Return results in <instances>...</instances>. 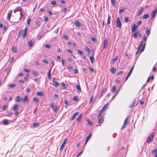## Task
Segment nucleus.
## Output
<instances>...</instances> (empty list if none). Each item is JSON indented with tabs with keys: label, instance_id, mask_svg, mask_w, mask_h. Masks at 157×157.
Listing matches in <instances>:
<instances>
[{
	"label": "nucleus",
	"instance_id": "obj_47",
	"mask_svg": "<svg viewBox=\"0 0 157 157\" xmlns=\"http://www.w3.org/2000/svg\"><path fill=\"white\" fill-rule=\"evenodd\" d=\"M44 47L49 49L51 48V46L48 44H46L44 46Z\"/></svg>",
	"mask_w": 157,
	"mask_h": 157
},
{
	"label": "nucleus",
	"instance_id": "obj_25",
	"mask_svg": "<svg viewBox=\"0 0 157 157\" xmlns=\"http://www.w3.org/2000/svg\"><path fill=\"white\" fill-rule=\"evenodd\" d=\"M74 24L76 26L79 27L80 26V23L78 20H77L75 22Z\"/></svg>",
	"mask_w": 157,
	"mask_h": 157
},
{
	"label": "nucleus",
	"instance_id": "obj_64",
	"mask_svg": "<svg viewBox=\"0 0 157 157\" xmlns=\"http://www.w3.org/2000/svg\"><path fill=\"white\" fill-rule=\"evenodd\" d=\"M73 100L74 101H76L77 100V98L76 96H74L73 97Z\"/></svg>",
	"mask_w": 157,
	"mask_h": 157
},
{
	"label": "nucleus",
	"instance_id": "obj_51",
	"mask_svg": "<svg viewBox=\"0 0 157 157\" xmlns=\"http://www.w3.org/2000/svg\"><path fill=\"white\" fill-rule=\"evenodd\" d=\"M107 90L106 88H105L103 90L102 92L104 94H105V93L106 92V91H107Z\"/></svg>",
	"mask_w": 157,
	"mask_h": 157
},
{
	"label": "nucleus",
	"instance_id": "obj_31",
	"mask_svg": "<svg viewBox=\"0 0 157 157\" xmlns=\"http://www.w3.org/2000/svg\"><path fill=\"white\" fill-rule=\"evenodd\" d=\"M12 50L13 52H16L17 51V47L15 46H13Z\"/></svg>",
	"mask_w": 157,
	"mask_h": 157
},
{
	"label": "nucleus",
	"instance_id": "obj_8",
	"mask_svg": "<svg viewBox=\"0 0 157 157\" xmlns=\"http://www.w3.org/2000/svg\"><path fill=\"white\" fill-rule=\"evenodd\" d=\"M134 66H133L132 68H131V69L129 71V73H128L126 78V79H125V81H126L128 79V78H129V77L131 75L133 70V68H134Z\"/></svg>",
	"mask_w": 157,
	"mask_h": 157
},
{
	"label": "nucleus",
	"instance_id": "obj_42",
	"mask_svg": "<svg viewBox=\"0 0 157 157\" xmlns=\"http://www.w3.org/2000/svg\"><path fill=\"white\" fill-rule=\"evenodd\" d=\"M32 73L33 75H36V76H37L38 74L35 70L33 71H32Z\"/></svg>",
	"mask_w": 157,
	"mask_h": 157
},
{
	"label": "nucleus",
	"instance_id": "obj_52",
	"mask_svg": "<svg viewBox=\"0 0 157 157\" xmlns=\"http://www.w3.org/2000/svg\"><path fill=\"white\" fill-rule=\"evenodd\" d=\"M14 58L13 57H12L10 60V63H12L13 61Z\"/></svg>",
	"mask_w": 157,
	"mask_h": 157
},
{
	"label": "nucleus",
	"instance_id": "obj_14",
	"mask_svg": "<svg viewBox=\"0 0 157 157\" xmlns=\"http://www.w3.org/2000/svg\"><path fill=\"white\" fill-rule=\"evenodd\" d=\"M136 102V99L135 98H134L132 102L131 105H130L129 106V107L130 108H132L135 106V104Z\"/></svg>",
	"mask_w": 157,
	"mask_h": 157
},
{
	"label": "nucleus",
	"instance_id": "obj_59",
	"mask_svg": "<svg viewBox=\"0 0 157 157\" xmlns=\"http://www.w3.org/2000/svg\"><path fill=\"white\" fill-rule=\"evenodd\" d=\"M42 62H43L44 63H45L47 64H48V62L46 60H45V59L43 60H42Z\"/></svg>",
	"mask_w": 157,
	"mask_h": 157
},
{
	"label": "nucleus",
	"instance_id": "obj_19",
	"mask_svg": "<svg viewBox=\"0 0 157 157\" xmlns=\"http://www.w3.org/2000/svg\"><path fill=\"white\" fill-rule=\"evenodd\" d=\"M143 11V8L142 7H141L140 9L138 10V13L137 14V15L138 16L140 15Z\"/></svg>",
	"mask_w": 157,
	"mask_h": 157
},
{
	"label": "nucleus",
	"instance_id": "obj_16",
	"mask_svg": "<svg viewBox=\"0 0 157 157\" xmlns=\"http://www.w3.org/2000/svg\"><path fill=\"white\" fill-rule=\"evenodd\" d=\"M128 117H127L124 120L123 125L122 127L121 128V129H123L124 128H125L124 125L127 123V121H128Z\"/></svg>",
	"mask_w": 157,
	"mask_h": 157
},
{
	"label": "nucleus",
	"instance_id": "obj_44",
	"mask_svg": "<svg viewBox=\"0 0 157 157\" xmlns=\"http://www.w3.org/2000/svg\"><path fill=\"white\" fill-rule=\"evenodd\" d=\"M33 101L36 103L38 102L39 101V99L36 98H33Z\"/></svg>",
	"mask_w": 157,
	"mask_h": 157
},
{
	"label": "nucleus",
	"instance_id": "obj_21",
	"mask_svg": "<svg viewBox=\"0 0 157 157\" xmlns=\"http://www.w3.org/2000/svg\"><path fill=\"white\" fill-rule=\"evenodd\" d=\"M118 58V56H116L115 58L112 59L111 61V64L113 63L116 61L117 60Z\"/></svg>",
	"mask_w": 157,
	"mask_h": 157
},
{
	"label": "nucleus",
	"instance_id": "obj_53",
	"mask_svg": "<svg viewBox=\"0 0 157 157\" xmlns=\"http://www.w3.org/2000/svg\"><path fill=\"white\" fill-rule=\"evenodd\" d=\"M124 20L126 22H128V18L127 17H125Z\"/></svg>",
	"mask_w": 157,
	"mask_h": 157
},
{
	"label": "nucleus",
	"instance_id": "obj_13",
	"mask_svg": "<svg viewBox=\"0 0 157 157\" xmlns=\"http://www.w3.org/2000/svg\"><path fill=\"white\" fill-rule=\"evenodd\" d=\"M108 105H109L107 103L106 104H105L103 106V107L102 108V109L101 110V111L100 112V113H102L103 111L105 110L106 109L107 107L108 106Z\"/></svg>",
	"mask_w": 157,
	"mask_h": 157
},
{
	"label": "nucleus",
	"instance_id": "obj_60",
	"mask_svg": "<svg viewBox=\"0 0 157 157\" xmlns=\"http://www.w3.org/2000/svg\"><path fill=\"white\" fill-rule=\"evenodd\" d=\"M86 121L88 122V124H90L91 125H92V122L90 121L88 119Z\"/></svg>",
	"mask_w": 157,
	"mask_h": 157
},
{
	"label": "nucleus",
	"instance_id": "obj_20",
	"mask_svg": "<svg viewBox=\"0 0 157 157\" xmlns=\"http://www.w3.org/2000/svg\"><path fill=\"white\" fill-rule=\"evenodd\" d=\"M12 13V10H9V13H8L7 14V19L9 20V21H10V19L11 17V15Z\"/></svg>",
	"mask_w": 157,
	"mask_h": 157
},
{
	"label": "nucleus",
	"instance_id": "obj_6",
	"mask_svg": "<svg viewBox=\"0 0 157 157\" xmlns=\"http://www.w3.org/2000/svg\"><path fill=\"white\" fill-rule=\"evenodd\" d=\"M157 13V10L156 8H155V10H153L152 11L151 13V18L152 19H153L154 18H155V17Z\"/></svg>",
	"mask_w": 157,
	"mask_h": 157
},
{
	"label": "nucleus",
	"instance_id": "obj_55",
	"mask_svg": "<svg viewBox=\"0 0 157 157\" xmlns=\"http://www.w3.org/2000/svg\"><path fill=\"white\" fill-rule=\"evenodd\" d=\"M146 33L147 34V36L149 35L150 33V30L147 29L146 31Z\"/></svg>",
	"mask_w": 157,
	"mask_h": 157
},
{
	"label": "nucleus",
	"instance_id": "obj_27",
	"mask_svg": "<svg viewBox=\"0 0 157 157\" xmlns=\"http://www.w3.org/2000/svg\"><path fill=\"white\" fill-rule=\"evenodd\" d=\"M52 82L53 83V84L54 86H59L58 83L55 80H53Z\"/></svg>",
	"mask_w": 157,
	"mask_h": 157
},
{
	"label": "nucleus",
	"instance_id": "obj_9",
	"mask_svg": "<svg viewBox=\"0 0 157 157\" xmlns=\"http://www.w3.org/2000/svg\"><path fill=\"white\" fill-rule=\"evenodd\" d=\"M138 27V26H137L136 24H134L132 25V33L136 31V30L137 28Z\"/></svg>",
	"mask_w": 157,
	"mask_h": 157
},
{
	"label": "nucleus",
	"instance_id": "obj_24",
	"mask_svg": "<svg viewBox=\"0 0 157 157\" xmlns=\"http://www.w3.org/2000/svg\"><path fill=\"white\" fill-rule=\"evenodd\" d=\"M139 34V32L138 31H136L135 33L133 34L132 36L135 38L137 37Z\"/></svg>",
	"mask_w": 157,
	"mask_h": 157
},
{
	"label": "nucleus",
	"instance_id": "obj_56",
	"mask_svg": "<svg viewBox=\"0 0 157 157\" xmlns=\"http://www.w3.org/2000/svg\"><path fill=\"white\" fill-rule=\"evenodd\" d=\"M30 21H31V18H29V19H28V20H27V23L29 25V23H30Z\"/></svg>",
	"mask_w": 157,
	"mask_h": 157
},
{
	"label": "nucleus",
	"instance_id": "obj_36",
	"mask_svg": "<svg viewBox=\"0 0 157 157\" xmlns=\"http://www.w3.org/2000/svg\"><path fill=\"white\" fill-rule=\"evenodd\" d=\"M20 99V98L19 96H17L15 98V100L16 101H19Z\"/></svg>",
	"mask_w": 157,
	"mask_h": 157
},
{
	"label": "nucleus",
	"instance_id": "obj_50",
	"mask_svg": "<svg viewBox=\"0 0 157 157\" xmlns=\"http://www.w3.org/2000/svg\"><path fill=\"white\" fill-rule=\"evenodd\" d=\"M63 38H64V39H66V40H67L68 39V36H67L66 35H63Z\"/></svg>",
	"mask_w": 157,
	"mask_h": 157
},
{
	"label": "nucleus",
	"instance_id": "obj_41",
	"mask_svg": "<svg viewBox=\"0 0 157 157\" xmlns=\"http://www.w3.org/2000/svg\"><path fill=\"white\" fill-rule=\"evenodd\" d=\"M36 94L38 96H43V93L41 92H37L36 93Z\"/></svg>",
	"mask_w": 157,
	"mask_h": 157
},
{
	"label": "nucleus",
	"instance_id": "obj_18",
	"mask_svg": "<svg viewBox=\"0 0 157 157\" xmlns=\"http://www.w3.org/2000/svg\"><path fill=\"white\" fill-rule=\"evenodd\" d=\"M66 140H67V139L66 138L64 139V140L63 141V143L61 145V146L60 149V150L61 151L63 149L64 145L65 144Z\"/></svg>",
	"mask_w": 157,
	"mask_h": 157
},
{
	"label": "nucleus",
	"instance_id": "obj_57",
	"mask_svg": "<svg viewBox=\"0 0 157 157\" xmlns=\"http://www.w3.org/2000/svg\"><path fill=\"white\" fill-rule=\"evenodd\" d=\"M24 71L27 72H30V70L27 69L26 68H24Z\"/></svg>",
	"mask_w": 157,
	"mask_h": 157
},
{
	"label": "nucleus",
	"instance_id": "obj_5",
	"mask_svg": "<svg viewBox=\"0 0 157 157\" xmlns=\"http://www.w3.org/2000/svg\"><path fill=\"white\" fill-rule=\"evenodd\" d=\"M101 113H100V112L97 117L98 119V122L100 124H102L104 121V119L103 118L102 116L101 115Z\"/></svg>",
	"mask_w": 157,
	"mask_h": 157
},
{
	"label": "nucleus",
	"instance_id": "obj_39",
	"mask_svg": "<svg viewBox=\"0 0 157 157\" xmlns=\"http://www.w3.org/2000/svg\"><path fill=\"white\" fill-rule=\"evenodd\" d=\"M85 50H86L88 53H89L90 52V51L89 48L87 46H85Z\"/></svg>",
	"mask_w": 157,
	"mask_h": 157
},
{
	"label": "nucleus",
	"instance_id": "obj_22",
	"mask_svg": "<svg viewBox=\"0 0 157 157\" xmlns=\"http://www.w3.org/2000/svg\"><path fill=\"white\" fill-rule=\"evenodd\" d=\"M78 112L74 113L72 116V117L71 119V120L73 121L74 119H75V117L78 115Z\"/></svg>",
	"mask_w": 157,
	"mask_h": 157
},
{
	"label": "nucleus",
	"instance_id": "obj_35",
	"mask_svg": "<svg viewBox=\"0 0 157 157\" xmlns=\"http://www.w3.org/2000/svg\"><path fill=\"white\" fill-rule=\"evenodd\" d=\"M116 86H113V88H112V92L114 93V92H115L116 90Z\"/></svg>",
	"mask_w": 157,
	"mask_h": 157
},
{
	"label": "nucleus",
	"instance_id": "obj_4",
	"mask_svg": "<svg viewBox=\"0 0 157 157\" xmlns=\"http://www.w3.org/2000/svg\"><path fill=\"white\" fill-rule=\"evenodd\" d=\"M27 32V28H25L24 29L22 30H21L20 33V34H21L22 35V37L23 38H25L26 37V36Z\"/></svg>",
	"mask_w": 157,
	"mask_h": 157
},
{
	"label": "nucleus",
	"instance_id": "obj_30",
	"mask_svg": "<svg viewBox=\"0 0 157 157\" xmlns=\"http://www.w3.org/2000/svg\"><path fill=\"white\" fill-rule=\"evenodd\" d=\"M149 17V15L148 14H144L143 16V19H145L148 18Z\"/></svg>",
	"mask_w": 157,
	"mask_h": 157
},
{
	"label": "nucleus",
	"instance_id": "obj_62",
	"mask_svg": "<svg viewBox=\"0 0 157 157\" xmlns=\"http://www.w3.org/2000/svg\"><path fill=\"white\" fill-rule=\"evenodd\" d=\"M7 108V106L6 105H4L2 108V109H6Z\"/></svg>",
	"mask_w": 157,
	"mask_h": 157
},
{
	"label": "nucleus",
	"instance_id": "obj_3",
	"mask_svg": "<svg viewBox=\"0 0 157 157\" xmlns=\"http://www.w3.org/2000/svg\"><path fill=\"white\" fill-rule=\"evenodd\" d=\"M116 25L117 27L121 29V22L120 20L119 17H118L116 20Z\"/></svg>",
	"mask_w": 157,
	"mask_h": 157
},
{
	"label": "nucleus",
	"instance_id": "obj_1",
	"mask_svg": "<svg viewBox=\"0 0 157 157\" xmlns=\"http://www.w3.org/2000/svg\"><path fill=\"white\" fill-rule=\"evenodd\" d=\"M143 41H142L140 44L137 50L136 54V56H137V55L139 53H140V54L141 53L144 51L145 48L146 43H145L143 45Z\"/></svg>",
	"mask_w": 157,
	"mask_h": 157
},
{
	"label": "nucleus",
	"instance_id": "obj_45",
	"mask_svg": "<svg viewBox=\"0 0 157 157\" xmlns=\"http://www.w3.org/2000/svg\"><path fill=\"white\" fill-rule=\"evenodd\" d=\"M141 23L142 21H138L136 23L137 26H138V27L139 26V25L141 24Z\"/></svg>",
	"mask_w": 157,
	"mask_h": 157
},
{
	"label": "nucleus",
	"instance_id": "obj_61",
	"mask_svg": "<svg viewBox=\"0 0 157 157\" xmlns=\"http://www.w3.org/2000/svg\"><path fill=\"white\" fill-rule=\"evenodd\" d=\"M153 153L154 154H157V149H155L153 151Z\"/></svg>",
	"mask_w": 157,
	"mask_h": 157
},
{
	"label": "nucleus",
	"instance_id": "obj_37",
	"mask_svg": "<svg viewBox=\"0 0 157 157\" xmlns=\"http://www.w3.org/2000/svg\"><path fill=\"white\" fill-rule=\"evenodd\" d=\"M125 9H120L119 11V13L120 14H121V13H123L125 11Z\"/></svg>",
	"mask_w": 157,
	"mask_h": 157
},
{
	"label": "nucleus",
	"instance_id": "obj_17",
	"mask_svg": "<svg viewBox=\"0 0 157 157\" xmlns=\"http://www.w3.org/2000/svg\"><path fill=\"white\" fill-rule=\"evenodd\" d=\"M94 53H93V55L91 56H89V58L92 63H93L94 61Z\"/></svg>",
	"mask_w": 157,
	"mask_h": 157
},
{
	"label": "nucleus",
	"instance_id": "obj_32",
	"mask_svg": "<svg viewBox=\"0 0 157 157\" xmlns=\"http://www.w3.org/2000/svg\"><path fill=\"white\" fill-rule=\"evenodd\" d=\"M51 69H50L49 70V72H48V78H49V80L51 79Z\"/></svg>",
	"mask_w": 157,
	"mask_h": 157
},
{
	"label": "nucleus",
	"instance_id": "obj_11",
	"mask_svg": "<svg viewBox=\"0 0 157 157\" xmlns=\"http://www.w3.org/2000/svg\"><path fill=\"white\" fill-rule=\"evenodd\" d=\"M108 45V40H105L103 41V48L105 49L106 48Z\"/></svg>",
	"mask_w": 157,
	"mask_h": 157
},
{
	"label": "nucleus",
	"instance_id": "obj_15",
	"mask_svg": "<svg viewBox=\"0 0 157 157\" xmlns=\"http://www.w3.org/2000/svg\"><path fill=\"white\" fill-rule=\"evenodd\" d=\"M36 24L38 25V27L39 26L41 22V20L40 18H38L36 20Z\"/></svg>",
	"mask_w": 157,
	"mask_h": 157
},
{
	"label": "nucleus",
	"instance_id": "obj_43",
	"mask_svg": "<svg viewBox=\"0 0 157 157\" xmlns=\"http://www.w3.org/2000/svg\"><path fill=\"white\" fill-rule=\"evenodd\" d=\"M76 88L77 89V90H78L79 91H81V89L79 85H77L76 86Z\"/></svg>",
	"mask_w": 157,
	"mask_h": 157
},
{
	"label": "nucleus",
	"instance_id": "obj_46",
	"mask_svg": "<svg viewBox=\"0 0 157 157\" xmlns=\"http://www.w3.org/2000/svg\"><path fill=\"white\" fill-rule=\"evenodd\" d=\"M77 52L78 54H80L81 55H82V51L80 50H77Z\"/></svg>",
	"mask_w": 157,
	"mask_h": 157
},
{
	"label": "nucleus",
	"instance_id": "obj_34",
	"mask_svg": "<svg viewBox=\"0 0 157 157\" xmlns=\"http://www.w3.org/2000/svg\"><path fill=\"white\" fill-rule=\"evenodd\" d=\"M16 85L14 84H9L8 85V87L10 88H13V87H15Z\"/></svg>",
	"mask_w": 157,
	"mask_h": 157
},
{
	"label": "nucleus",
	"instance_id": "obj_26",
	"mask_svg": "<svg viewBox=\"0 0 157 157\" xmlns=\"http://www.w3.org/2000/svg\"><path fill=\"white\" fill-rule=\"evenodd\" d=\"M111 21V17L109 14H108L107 24L109 25Z\"/></svg>",
	"mask_w": 157,
	"mask_h": 157
},
{
	"label": "nucleus",
	"instance_id": "obj_7",
	"mask_svg": "<svg viewBox=\"0 0 157 157\" xmlns=\"http://www.w3.org/2000/svg\"><path fill=\"white\" fill-rule=\"evenodd\" d=\"M50 105L51 108L54 110V112L56 111L58 109V108L57 107L54 106V103H51Z\"/></svg>",
	"mask_w": 157,
	"mask_h": 157
},
{
	"label": "nucleus",
	"instance_id": "obj_10",
	"mask_svg": "<svg viewBox=\"0 0 157 157\" xmlns=\"http://www.w3.org/2000/svg\"><path fill=\"white\" fill-rule=\"evenodd\" d=\"M21 101L23 102H28V98L27 95H25L24 98L21 99Z\"/></svg>",
	"mask_w": 157,
	"mask_h": 157
},
{
	"label": "nucleus",
	"instance_id": "obj_54",
	"mask_svg": "<svg viewBox=\"0 0 157 157\" xmlns=\"http://www.w3.org/2000/svg\"><path fill=\"white\" fill-rule=\"evenodd\" d=\"M56 4V2L55 1H52L51 2V4L52 5H55Z\"/></svg>",
	"mask_w": 157,
	"mask_h": 157
},
{
	"label": "nucleus",
	"instance_id": "obj_12",
	"mask_svg": "<svg viewBox=\"0 0 157 157\" xmlns=\"http://www.w3.org/2000/svg\"><path fill=\"white\" fill-rule=\"evenodd\" d=\"M19 105H17L16 104H14L13 105L12 109L13 110L15 111L18 110V109L19 108Z\"/></svg>",
	"mask_w": 157,
	"mask_h": 157
},
{
	"label": "nucleus",
	"instance_id": "obj_58",
	"mask_svg": "<svg viewBox=\"0 0 157 157\" xmlns=\"http://www.w3.org/2000/svg\"><path fill=\"white\" fill-rule=\"evenodd\" d=\"M83 150H82L80 153H78V154H77V157H79L81 155V154L82 153Z\"/></svg>",
	"mask_w": 157,
	"mask_h": 157
},
{
	"label": "nucleus",
	"instance_id": "obj_38",
	"mask_svg": "<svg viewBox=\"0 0 157 157\" xmlns=\"http://www.w3.org/2000/svg\"><path fill=\"white\" fill-rule=\"evenodd\" d=\"M111 4L113 6H115V0H111Z\"/></svg>",
	"mask_w": 157,
	"mask_h": 157
},
{
	"label": "nucleus",
	"instance_id": "obj_63",
	"mask_svg": "<svg viewBox=\"0 0 157 157\" xmlns=\"http://www.w3.org/2000/svg\"><path fill=\"white\" fill-rule=\"evenodd\" d=\"M61 85L62 86H63L64 88H66V86L65 84L63 82L61 83Z\"/></svg>",
	"mask_w": 157,
	"mask_h": 157
},
{
	"label": "nucleus",
	"instance_id": "obj_49",
	"mask_svg": "<svg viewBox=\"0 0 157 157\" xmlns=\"http://www.w3.org/2000/svg\"><path fill=\"white\" fill-rule=\"evenodd\" d=\"M92 134L91 133H90L89 136L87 137L86 140H89L90 139L91 136Z\"/></svg>",
	"mask_w": 157,
	"mask_h": 157
},
{
	"label": "nucleus",
	"instance_id": "obj_23",
	"mask_svg": "<svg viewBox=\"0 0 157 157\" xmlns=\"http://www.w3.org/2000/svg\"><path fill=\"white\" fill-rule=\"evenodd\" d=\"M116 71V69L114 67H112L110 69V72L113 74H114L115 73Z\"/></svg>",
	"mask_w": 157,
	"mask_h": 157
},
{
	"label": "nucleus",
	"instance_id": "obj_29",
	"mask_svg": "<svg viewBox=\"0 0 157 157\" xmlns=\"http://www.w3.org/2000/svg\"><path fill=\"white\" fill-rule=\"evenodd\" d=\"M28 43L30 47H31L33 45L32 40H30L29 41H28Z\"/></svg>",
	"mask_w": 157,
	"mask_h": 157
},
{
	"label": "nucleus",
	"instance_id": "obj_33",
	"mask_svg": "<svg viewBox=\"0 0 157 157\" xmlns=\"http://www.w3.org/2000/svg\"><path fill=\"white\" fill-rule=\"evenodd\" d=\"M123 71H119V72H117V73L116 74V75L117 76H118L119 75H121L123 74L124 73Z\"/></svg>",
	"mask_w": 157,
	"mask_h": 157
},
{
	"label": "nucleus",
	"instance_id": "obj_40",
	"mask_svg": "<svg viewBox=\"0 0 157 157\" xmlns=\"http://www.w3.org/2000/svg\"><path fill=\"white\" fill-rule=\"evenodd\" d=\"M39 123H34L33 124V127H37L39 124Z\"/></svg>",
	"mask_w": 157,
	"mask_h": 157
},
{
	"label": "nucleus",
	"instance_id": "obj_48",
	"mask_svg": "<svg viewBox=\"0 0 157 157\" xmlns=\"http://www.w3.org/2000/svg\"><path fill=\"white\" fill-rule=\"evenodd\" d=\"M89 68L91 72H94V70L93 68L91 67H89Z\"/></svg>",
	"mask_w": 157,
	"mask_h": 157
},
{
	"label": "nucleus",
	"instance_id": "obj_2",
	"mask_svg": "<svg viewBox=\"0 0 157 157\" xmlns=\"http://www.w3.org/2000/svg\"><path fill=\"white\" fill-rule=\"evenodd\" d=\"M154 134L153 132H151L147 140L146 141L147 143L149 144L151 142L154 138Z\"/></svg>",
	"mask_w": 157,
	"mask_h": 157
},
{
	"label": "nucleus",
	"instance_id": "obj_28",
	"mask_svg": "<svg viewBox=\"0 0 157 157\" xmlns=\"http://www.w3.org/2000/svg\"><path fill=\"white\" fill-rule=\"evenodd\" d=\"M2 123L4 125H7L9 124V123L7 120H5L3 121Z\"/></svg>",
	"mask_w": 157,
	"mask_h": 157
}]
</instances>
